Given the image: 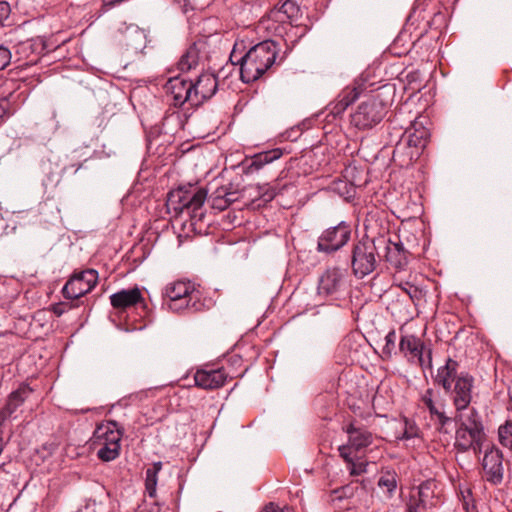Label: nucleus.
I'll return each instance as SVG.
<instances>
[{
    "instance_id": "1",
    "label": "nucleus",
    "mask_w": 512,
    "mask_h": 512,
    "mask_svg": "<svg viewBox=\"0 0 512 512\" xmlns=\"http://www.w3.org/2000/svg\"><path fill=\"white\" fill-rule=\"evenodd\" d=\"M208 189L195 185L180 186L167 195L166 207L174 218H182L183 225L189 223L191 231L203 234L208 228L204 203Z\"/></svg>"
},
{
    "instance_id": "2",
    "label": "nucleus",
    "mask_w": 512,
    "mask_h": 512,
    "mask_svg": "<svg viewBox=\"0 0 512 512\" xmlns=\"http://www.w3.org/2000/svg\"><path fill=\"white\" fill-rule=\"evenodd\" d=\"M459 363L447 358L445 364L437 369L435 385L443 388L449 395L455 410H467L473 399L474 377L466 372H458Z\"/></svg>"
},
{
    "instance_id": "3",
    "label": "nucleus",
    "mask_w": 512,
    "mask_h": 512,
    "mask_svg": "<svg viewBox=\"0 0 512 512\" xmlns=\"http://www.w3.org/2000/svg\"><path fill=\"white\" fill-rule=\"evenodd\" d=\"M163 302L175 313H197L208 310L211 300L203 296L199 284L190 280H176L168 283L162 293Z\"/></svg>"
},
{
    "instance_id": "4",
    "label": "nucleus",
    "mask_w": 512,
    "mask_h": 512,
    "mask_svg": "<svg viewBox=\"0 0 512 512\" xmlns=\"http://www.w3.org/2000/svg\"><path fill=\"white\" fill-rule=\"evenodd\" d=\"M279 51V45L270 39L252 46L237 61L242 82L252 83L260 79L276 63Z\"/></svg>"
},
{
    "instance_id": "5",
    "label": "nucleus",
    "mask_w": 512,
    "mask_h": 512,
    "mask_svg": "<svg viewBox=\"0 0 512 512\" xmlns=\"http://www.w3.org/2000/svg\"><path fill=\"white\" fill-rule=\"evenodd\" d=\"M40 169L42 184L46 190L56 188L64 176H76L79 180H85L93 174V169L88 165V159L65 164L47 159L42 161Z\"/></svg>"
},
{
    "instance_id": "6",
    "label": "nucleus",
    "mask_w": 512,
    "mask_h": 512,
    "mask_svg": "<svg viewBox=\"0 0 512 512\" xmlns=\"http://www.w3.org/2000/svg\"><path fill=\"white\" fill-rule=\"evenodd\" d=\"M300 15V8L293 0H286L276 5L263 17L259 26L265 29L271 36L284 38L294 28V22Z\"/></svg>"
},
{
    "instance_id": "7",
    "label": "nucleus",
    "mask_w": 512,
    "mask_h": 512,
    "mask_svg": "<svg viewBox=\"0 0 512 512\" xmlns=\"http://www.w3.org/2000/svg\"><path fill=\"white\" fill-rule=\"evenodd\" d=\"M378 266L377 248L374 240L365 236L352 244L350 267L357 279H363L373 273Z\"/></svg>"
},
{
    "instance_id": "8",
    "label": "nucleus",
    "mask_w": 512,
    "mask_h": 512,
    "mask_svg": "<svg viewBox=\"0 0 512 512\" xmlns=\"http://www.w3.org/2000/svg\"><path fill=\"white\" fill-rule=\"evenodd\" d=\"M389 105L380 93H376L358 105L351 115V123L359 130L372 129L384 119Z\"/></svg>"
},
{
    "instance_id": "9",
    "label": "nucleus",
    "mask_w": 512,
    "mask_h": 512,
    "mask_svg": "<svg viewBox=\"0 0 512 512\" xmlns=\"http://www.w3.org/2000/svg\"><path fill=\"white\" fill-rule=\"evenodd\" d=\"M444 502L443 485L435 478L422 481L412 494L407 504L406 512H421L428 508H435Z\"/></svg>"
},
{
    "instance_id": "10",
    "label": "nucleus",
    "mask_w": 512,
    "mask_h": 512,
    "mask_svg": "<svg viewBox=\"0 0 512 512\" xmlns=\"http://www.w3.org/2000/svg\"><path fill=\"white\" fill-rule=\"evenodd\" d=\"M453 420L456 426L454 443L466 442L469 438L474 440L480 435L486 434L482 417L475 407H468L467 410H455Z\"/></svg>"
},
{
    "instance_id": "11",
    "label": "nucleus",
    "mask_w": 512,
    "mask_h": 512,
    "mask_svg": "<svg viewBox=\"0 0 512 512\" xmlns=\"http://www.w3.org/2000/svg\"><path fill=\"white\" fill-rule=\"evenodd\" d=\"M352 228L346 221H341L322 231L317 240V251L332 255L341 250L351 240Z\"/></svg>"
},
{
    "instance_id": "12",
    "label": "nucleus",
    "mask_w": 512,
    "mask_h": 512,
    "mask_svg": "<svg viewBox=\"0 0 512 512\" xmlns=\"http://www.w3.org/2000/svg\"><path fill=\"white\" fill-rule=\"evenodd\" d=\"M98 282V272L95 269L74 271L62 288L66 300L78 301L90 293Z\"/></svg>"
},
{
    "instance_id": "13",
    "label": "nucleus",
    "mask_w": 512,
    "mask_h": 512,
    "mask_svg": "<svg viewBox=\"0 0 512 512\" xmlns=\"http://www.w3.org/2000/svg\"><path fill=\"white\" fill-rule=\"evenodd\" d=\"M482 468L486 480L492 485H500L504 479V455L494 444L484 453Z\"/></svg>"
},
{
    "instance_id": "14",
    "label": "nucleus",
    "mask_w": 512,
    "mask_h": 512,
    "mask_svg": "<svg viewBox=\"0 0 512 512\" xmlns=\"http://www.w3.org/2000/svg\"><path fill=\"white\" fill-rule=\"evenodd\" d=\"M112 307L118 311L130 308L141 309L144 315L148 313L147 303L138 287L122 289L110 296Z\"/></svg>"
},
{
    "instance_id": "15",
    "label": "nucleus",
    "mask_w": 512,
    "mask_h": 512,
    "mask_svg": "<svg viewBox=\"0 0 512 512\" xmlns=\"http://www.w3.org/2000/svg\"><path fill=\"white\" fill-rule=\"evenodd\" d=\"M215 184L216 186L208 199L213 209L224 211L240 198L239 184H234L231 181L219 184L216 182Z\"/></svg>"
},
{
    "instance_id": "16",
    "label": "nucleus",
    "mask_w": 512,
    "mask_h": 512,
    "mask_svg": "<svg viewBox=\"0 0 512 512\" xmlns=\"http://www.w3.org/2000/svg\"><path fill=\"white\" fill-rule=\"evenodd\" d=\"M218 78L213 73H202L196 81H193L192 87V107H199L204 102L210 100L218 90Z\"/></svg>"
},
{
    "instance_id": "17",
    "label": "nucleus",
    "mask_w": 512,
    "mask_h": 512,
    "mask_svg": "<svg viewBox=\"0 0 512 512\" xmlns=\"http://www.w3.org/2000/svg\"><path fill=\"white\" fill-rule=\"evenodd\" d=\"M54 47L49 45L42 37H36L19 42L15 46V52L26 63H36L42 55L51 52Z\"/></svg>"
},
{
    "instance_id": "18",
    "label": "nucleus",
    "mask_w": 512,
    "mask_h": 512,
    "mask_svg": "<svg viewBox=\"0 0 512 512\" xmlns=\"http://www.w3.org/2000/svg\"><path fill=\"white\" fill-rule=\"evenodd\" d=\"M227 379L225 367H215L208 364L198 369L194 374L195 385L206 390L218 389L224 386Z\"/></svg>"
},
{
    "instance_id": "19",
    "label": "nucleus",
    "mask_w": 512,
    "mask_h": 512,
    "mask_svg": "<svg viewBox=\"0 0 512 512\" xmlns=\"http://www.w3.org/2000/svg\"><path fill=\"white\" fill-rule=\"evenodd\" d=\"M192 87L193 81L181 75L170 78L165 85L167 93L172 96L174 107H181L185 103L192 106Z\"/></svg>"
},
{
    "instance_id": "20",
    "label": "nucleus",
    "mask_w": 512,
    "mask_h": 512,
    "mask_svg": "<svg viewBox=\"0 0 512 512\" xmlns=\"http://www.w3.org/2000/svg\"><path fill=\"white\" fill-rule=\"evenodd\" d=\"M426 351L425 342L414 334H404L400 337L399 352L409 362L417 361L420 367L425 365L424 354Z\"/></svg>"
},
{
    "instance_id": "21",
    "label": "nucleus",
    "mask_w": 512,
    "mask_h": 512,
    "mask_svg": "<svg viewBox=\"0 0 512 512\" xmlns=\"http://www.w3.org/2000/svg\"><path fill=\"white\" fill-rule=\"evenodd\" d=\"M417 119L418 118L415 117L413 121H410V126L406 127L404 132L401 133L400 139L405 141L406 145L417 150L421 155L428 143L430 134L429 130Z\"/></svg>"
},
{
    "instance_id": "22",
    "label": "nucleus",
    "mask_w": 512,
    "mask_h": 512,
    "mask_svg": "<svg viewBox=\"0 0 512 512\" xmlns=\"http://www.w3.org/2000/svg\"><path fill=\"white\" fill-rule=\"evenodd\" d=\"M32 392L33 389L29 385L21 384L18 389L8 395L5 405L0 409V426L11 418Z\"/></svg>"
},
{
    "instance_id": "23",
    "label": "nucleus",
    "mask_w": 512,
    "mask_h": 512,
    "mask_svg": "<svg viewBox=\"0 0 512 512\" xmlns=\"http://www.w3.org/2000/svg\"><path fill=\"white\" fill-rule=\"evenodd\" d=\"M411 255H413V252L404 247V243L401 240L393 242L389 239L387 241L385 260L396 271H401L406 268L409 262V256Z\"/></svg>"
},
{
    "instance_id": "24",
    "label": "nucleus",
    "mask_w": 512,
    "mask_h": 512,
    "mask_svg": "<svg viewBox=\"0 0 512 512\" xmlns=\"http://www.w3.org/2000/svg\"><path fill=\"white\" fill-rule=\"evenodd\" d=\"M123 434L122 425L115 420H107L105 423L97 425L93 434L94 443L120 445Z\"/></svg>"
},
{
    "instance_id": "25",
    "label": "nucleus",
    "mask_w": 512,
    "mask_h": 512,
    "mask_svg": "<svg viewBox=\"0 0 512 512\" xmlns=\"http://www.w3.org/2000/svg\"><path fill=\"white\" fill-rule=\"evenodd\" d=\"M355 170V167L347 168L345 170L344 179H335L330 184L331 191L338 194L346 201L353 200L356 196V188L362 185L354 177Z\"/></svg>"
},
{
    "instance_id": "26",
    "label": "nucleus",
    "mask_w": 512,
    "mask_h": 512,
    "mask_svg": "<svg viewBox=\"0 0 512 512\" xmlns=\"http://www.w3.org/2000/svg\"><path fill=\"white\" fill-rule=\"evenodd\" d=\"M283 154L284 150L281 148L259 152L241 163L242 171L245 174H252L263 168L266 164L281 158Z\"/></svg>"
},
{
    "instance_id": "27",
    "label": "nucleus",
    "mask_w": 512,
    "mask_h": 512,
    "mask_svg": "<svg viewBox=\"0 0 512 512\" xmlns=\"http://www.w3.org/2000/svg\"><path fill=\"white\" fill-rule=\"evenodd\" d=\"M343 272L338 267L328 268L320 276L318 282V294L330 296L336 294L343 284Z\"/></svg>"
},
{
    "instance_id": "28",
    "label": "nucleus",
    "mask_w": 512,
    "mask_h": 512,
    "mask_svg": "<svg viewBox=\"0 0 512 512\" xmlns=\"http://www.w3.org/2000/svg\"><path fill=\"white\" fill-rule=\"evenodd\" d=\"M348 435V445L354 450L359 451L372 444L373 435L362 425H357L356 421H352L343 427Z\"/></svg>"
},
{
    "instance_id": "29",
    "label": "nucleus",
    "mask_w": 512,
    "mask_h": 512,
    "mask_svg": "<svg viewBox=\"0 0 512 512\" xmlns=\"http://www.w3.org/2000/svg\"><path fill=\"white\" fill-rule=\"evenodd\" d=\"M421 155L412 147L406 145L405 141L399 139L393 150L392 159L402 167H408L416 162Z\"/></svg>"
},
{
    "instance_id": "30",
    "label": "nucleus",
    "mask_w": 512,
    "mask_h": 512,
    "mask_svg": "<svg viewBox=\"0 0 512 512\" xmlns=\"http://www.w3.org/2000/svg\"><path fill=\"white\" fill-rule=\"evenodd\" d=\"M434 390L428 388L421 396L422 403L427 407L430 417L437 420V429L442 431L443 428L450 423L451 418L446 416L445 412L438 409L433 401Z\"/></svg>"
},
{
    "instance_id": "31",
    "label": "nucleus",
    "mask_w": 512,
    "mask_h": 512,
    "mask_svg": "<svg viewBox=\"0 0 512 512\" xmlns=\"http://www.w3.org/2000/svg\"><path fill=\"white\" fill-rule=\"evenodd\" d=\"M368 88L367 79L363 77L356 78L351 85L345 87L338 95L346 105L350 106L354 103L360 95H362Z\"/></svg>"
},
{
    "instance_id": "32",
    "label": "nucleus",
    "mask_w": 512,
    "mask_h": 512,
    "mask_svg": "<svg viewBox=\"0 0 512 512\" xmlns=\"http://www.w3.org/2000/svg\"><path fill=\"white\" fill-rule=\"evenodd\" d=\"M204 45V43H193L188 47L186 52L181 56L178 62V69L181 72H188L192 68H195L200 60V47Z\"/></svg>"
},
{
    "instance_id": "33",
    "label": "nucleus",
    "mask_w": 512,
    "mask_h": 512,
    "mask_svg": "<svg viewBox=\"0 0 512 512\" xmlns=\"http://www.w3.org/2000/svg\"><path fill=\"white\" fill-rule=\"evenodd\" d=\"M225 363L226 365H223L222 367H225L227 378L231 380L234 378L242 377L248 370V366H244L241 355L236 353L228 355L225 359Z\"/></svg>"
},
{
    "instance_id": "34",
    "label": "nucleus",
    "mask_w": 512,
    "mask_h": 512,
    "mask_svg": "<svg viewBox=\"0 0 512 512\" xmlns=\"http://www.w3.org/2000/svg\"><path fill=\"white\" fill-rule=\"evenodd\" d=\"M162 462L157 461L154 462L150 467H148L145 471V490L149 497H156V488L158 482V474L162 470Z\"/></svg>"
},
{
    "instance_id": "35",
    "label": "nucleus",
    "mask_w": 512,
    "mask_h": 512,
    "mask_svg": "<svg viewBox=\"0 0 512 512\" xmlns=\"http://www.w3.org/2000/svg\"><path fill=\"white\" fill-rule=\"evenodd\" d=\"M486 438L487 435L484 434L480 435L478 438L474 440H470L469 438L466 440V442L454 443L453 446L458 453H465L468 452L469 450H472L474 454L478 456L482 451V447L484 442L486 441Z\"/></svg>"
},
{
    "instance_id": "36",
    "label": "nucleus",
    "mask_w": 512,
    "mask_h": 512,
    "mask_svg": "<svg viewBox=\"0 0 512 512\" xmlns=\"http://www.w3.org/2000/svg\"><path fill=\"white\" fill-rule=\"evenodd\" d=\"M398 484V475L395 471L382 472L379 480V488L386 491L388 497H392Z\"/></svg>"
},
{
    "instance_id": "37",
    "label": "nucleus",
    "mask_w": 512,
    "mask_h": 512,
    "mask_svg": "<svg viewBox=\"0 0 512 512\" xmlns=\"http://www.w3.org/2000/svg\"><path fill=\"white\" fill-rule=\"evenodd\" d=\"M498 441L512 453V420H506L498 427Z\"/></svg>"
},
{
    "instance_id": "38",
    "label": "nucleus",
    "mask_w": 512,
    "mask_h": 512,
    "mask_svg": "<svg viewBox=\"0 0 512 512\" xmlns=\"http://www.w3.org/2000/svg\"><path fill=\"white\" fill-rule=\"evenodd\" d=\"M358 481L333 489L330 493L331 501L348 499L354 496L358 489Z\"/></svg>"
},
{
    "instance_id": "39",
    "label": "nucleus",
    "mask_w": 512,
    "mask_h": 512,
    "mask_svg": "<svg viewBox=\"0 0 512 512\" xmlns=\"http://www.w3.org/2000/svg\"><path fill=\"white\" fill-rule=\"evenodd\" d=\"M101 448L97 451V456L104 462L116 459L120 455L121 445H113L107 443H97Z\"/></svg>"
},
{
    "instance_id": "40",
    "label": "nucleus",
    "mask_w": 512,
    "mask_h": 512,
    "mask_svg": "<svg viewBox=\"0 0 512 512\" xmlns=\"http://www.w3.org/2000/svg\"><path fill=\"white\" fill-rule=\"evenodd\" d=\"M459 497L462 502L463 509L466 512H478L476 501L473 497L472 489L468 486L459 488Z\"/></svg>"
},
{
    "instance_id": "41",
    "label": "nucleus",
    "mask_w": 512,
    "mask_h": 512,
    "mask_svg": "<svg viewBox=\"0 0 512 512\" xmlns=\"http://www.w3.org/2000/svg\"><path fill=\"white\" fill-rule=\"evenodd\" d=\"M404 423L403 433L400 437L401 440H408L420 436V429L414 420H411L405 416L402 417Z\"/></svg>"
},
{
    "instance_id": "42",
    "label": "nucleus",
    "mask_w": 512,
    "mask_h": 512,
    "mask_svg": "<svg viewBox=\"0 0 512 512\" xmlns=\"http://www.w3.org/2000/svg\"><path fill=\"white\" fill-rule=\"evenodd\" d=\"M287 187V183L281 184L279 180H276L273 184H266V189L262 192V197L265 201H271Z\"/></svg>"
},
{
    "instance_id": "43",
    "label": "nucleus",
    "mask_w": 512,
    "mask_h": 512,
    "mask_svg": "<svg viewBox=\"0 0 512 512\" xmlns=\"http://www.w3.org/2000/svg\"><path fill=\"white\" fill-rule=\"evenodd\" d=\"M15 108L7 97L0 98V126L3 125L13 114Z\"/></svg>"
},
{
    "instance_id": "44",
    "label": "nucleus",
    "mask_w": 512,
    "mask_h": 512,
    "mask_svg": "<svg viewBox=\"0 0 512 512\" xmlns=\"http://www.w3.org/2000/svg\"><path fill=\"white\" fill-rule=\"evenodd\" d=\"M396 331L394 329L390 330L385 336V345L383 346L382 353L387 358L390 359L392 354L395 352L396 347Z\"/></svg>"
},
{
    "instance_id": "45",
    "label": "nucleus",
    "mask_w": 512,
    "mask_h": 512,
    "mask_svg": "<svg viewBox=\"0 0 512 512\" xmlns=\"http://www.w3.org/2000/svg\"><path fill=\"white\" fill-rule=\"evenodd\" d=\"M70 302H59V303H55L51 306V310L52 312L56 315V316H61L63 315L64 313L68 312L69 310L73 309V308H77L79 307V302L76 301H72V300H69Z\"/></svg>"
},
{
    "instance_id": "46",
    "label": "nucleus",
    "mask_w": 512,
    "mask_h": 512,
    "mask_svg": "<svg viewBox=\"0 0 512 512\" xmlns=\"http://www.w3.org/2000/svg\"><path fill=\"white\" fill-rule=\"evenodd\" d=\"M348 107L349 106L346 105L345 102H343L340 98H337V100L334 103L330 104L329 114L327 115V117L332 115L333 118L335 119L336 117L341 116Z\"/></svg>"
},
{
    "instance_id": "47",
    "label": "nucleus",
    "mask_w": 512,
    "mask_h": 512,
    "mask_svg": "<svg viewBox=\"0 0 512 512\" xmlns=\"http://www.w3.org/2000/svg\"><path fill=\"white\" fill-rule=\"evenodd\" d=\"M176 123L181 129L184 128V123L181 119V114L177 111L166 113L162 120V127L165 129L168 125Z\"/></svg>"
},
{
    "instance_id": "48",
    "label": "nucleus",
    "mask_w": 512,
    "mask_h": 512,
    "mask_svg": "<svg viewBox=\"0 0 512 512\" xmlns=\"http://www.w3.org/2000/svg\"><path fill=\"white\" fill-rule=\"evenodd\" d=\"M368 466V462L366 461H360V462H353L351 465L347 468L349 470V473L351 476H359L366 472Z\"/></svg>"
},
{
    "instance_id": "49",
    "label": "nucleus",
    "mask_w": 512,
    "mask_h": 512,
    "mask_svg": "<svg viewBox=\"0 0 512 512\" xmlns=\"http://www.w3.org/2000/svg\"><path fill=\"white\" fill-rule=\"evenodd\" d=\"M351 449L352 447H349V445H342L339 447V454L344 459V461L347 464V468L351 465V463L354 462V459L351 457Z\"/></svg>"
},
{
    "instance_id": "50",
    "label": "nucleus",
    "mask_w": 512,
    "mask_h": 512,
    "mask_svg": "<svg viewBox=\"0 0 512 512\" xmlns=\"http://www.w3.org/2000/svg\"><path fill=\"white\" fill-rule=\"evenodd\" d=\"M11 60V53L5 47H0V70L9 65Z\"/></svg>"
},
{
    "instance_id": "51",
    "label": "nucleus",
    "mask_w": 512,
    "mask_h": 512,
    "mask_svg": "<svg viewBox=\"0 0 512 512\" xmlns=\"http://www.w3.org/2000/svg\"><path fill=\"white\" fill-rule=\"evenodd\" d=\"M11 13V7L7 1H0V25L8 19Z\"/></svg>"
},
{
    "instance_id": "52",
    "label": "nucleus",
    "mask_w": 512,
    "mask_h": 512,
    "mask_svg": "<svg viewBox=\"0 0 512 512\" xmlns=\"http://www.w3.org/2000/svg\"><path fill=\"white\" fill-rule=\"evenodd\" d=\"M290 508L288 507H280L278 504L274 502H270L264 506V508L260 512H289Z\"/></svg>"
},
{
    "instance_id": "53",
    "label": "nucleus",
    "mask_w": 512,
    "mask_h": 512,
    "mask_svg": "<svg viewBox=\"0 0 512 512\" xmlns=\"http://www.w3.org/2000/svg\"><path fill=\"white\" fill-rule=\"evenodd\" d=\"M406 292L413 301L420 300V298L422 297V291L413 285H411L410 288L406 290Z\"/></svg>"
},
{
    "instance_id": "54",
    "label": "nucleus",
    "mask_w": 512,
    "mask_h": 512,
    "mask_svg": "<svg viewBox=\"0 0 512 512\" xmlns=\"http://www.w3.org/2000/svg\"><path fill=\"white\" fill-rule=\"evenodd\" d=\"M160 508L157 503H153L150 507L147 505L139 506V509L137 512H159Z\"/></svg>"
},
{
    "instance_id": "55",
    "label": "nucleus",
    "mask_w": 512,
    "mask_h": 512,
    "mask_svg": "<svg viewBox=\"0 0 512 512\" xmlns=\"http://www.w3.org/2000/svg\"><path fill=\"white\" fill-rule=\"evenodd\" d=\"M425 363H427V367L429 369L432 368V349L426 346V351L424 354Z\"/></svg>"
},
{
    "instance_id": "56",
    "label": "nucleus",
    "mask_w": 512,
    "mask_h": 512,
    "mask_svg": "<svg viewBox=\"0 0 512 512\" xmlns=\"http://www.w3.org/2000/svg\"><path fill=\"white\" fill-rule=\"evenodd\" d=\"M402 115V111H399L395 114L393 120H391V124H398L399 123V118L400 116Z\"/></svg>"
}]
</instances>
